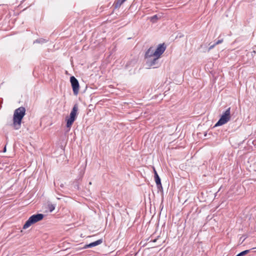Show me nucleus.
<instances>
[{"label":"nucleus","mask_w":256,"mask_h":256,"mask_svg":"<svg viewBox=\"0 0 256 256\" xmlns=\"http://www.w3.org/2000/svg\"><path fill=\"white\" fill-rule=\"evenodd\" d=\"M26 108L21 106L16 108L14 114L13 124L16 130L20 128L22 118L25 115Z\"/></svg>","instance_id":"f257e3e1"},{"label":"nucleus","mask_w":256,"mask_h":256,"mask_svg":"<svg viewBox=\"0 0 256 256\" xmlns=\"http://www.w3.org/2000/svg\"><path fill=\"white\" fill-rule=\"evenodd\" d=\"M166 49V46L164 44H158L156 50L152 47H150L145 53L144 58L146 60L156 56H160L164 52Z\"/></svg>","instance_id":"f03ea898"},{"label":"nucleus","mask_w":256,"mask_h":256,"mask_svg":"<svg viewBox=\"0 0 256 256\" xmlns=\"http://www.w3.org/2000/svg\"><path fill=\"white\" fill-rule=\"evenodd\" d=\"M78 111V106L77 104H75L72 110L70 113L69 117H66V127L70 130L72 124H73L74 120H76Z\"/></svg>","instance_id":"7ed1b4c3"},{"label":"nucleus","mask_w":256,"mask_h":256,"mask_svg":"<svg viewBox=\"0 0 256 256\" xmlns=\"http://www.w3.org/2000/svg\"><path fill=\"white\" fill-rule=\"evenodd\" d=\"M44 215L42 214H34L30 216L29 218L26 220V223L23 226V229H26L29 228L31 225L34 224L43 219Z\"/></svg>","instance_id":"20e7f679"},{"label":"nucleus","mask_w":256,"mask_h":256,"mask_svg":"<svg viewBox=\"0 0 256 256\" xmlns=\"http://www.w3.org/2000/svg\"><path fill=\"white\" fill-rule=\"evenodd\" d=\"M231 118L230 108H228L222 114L218 121L215 124V126H220L228 122Z\"/></svg>","instance_id":"39448f33"},{"label":"nucleus","mask_w":256,"mask_h":256,"mask_svg":"<svg viewBox=\"0 0 256 256\" xmlns=\"http://www.w3.org/2000/svg\"><path fill=\"white\" fill-rule=\"evenodd\" d=\"M160 56H155L154 58H150L146 62V64L148 68H156L158 66V60Z\"/></svg>","instance_id":"423d86ee"},{"label":"nucleus","mask_w":256,"mask_h":256,"mask_svg":"<svg viewBox=\"0 0 256 256\" xmlns=\"http://www.w3.org/2000/svg\"><path fill=\"white\" fill-rule=\"evenodd\" d=\"M70 81L72 88L74 94L77 95L80 90L79 83L77 79L74 76L70 78Z\"/></svg>","instance_id":"0eeeda50"},{"label":"nucleus","mask_w":256,"mask_h":256,"mask_svg":"<svg viewBox=\"0 0 256 256\" xmlns=\"http://www.w3.org/2000/svg\"><path fill=\"white\" fill-rule=\"evenodd\" d=\"M102 239H100V240H98L94 242H91L90 243V244H87L86 245L84 248H92V247H94V246H96L98 244H101L102 243Z\"/></svg>","instance_id":"6e6552de"},{"label":"nucleus","mask_w":256,"mask_h":256,"mask_svg":"<svg viewBox=\"0 0 256 256\" xmlns=\"http://www.w3.org/2000/svg\"><path fill=\"white\" fill-rule=\"evenodd\" d=\"M154 180L158 188H162V185L161 184L160 178L159 177L157 172H156V174L154 176Z\"/></svg>","instance_id":"1a4fd4ad"},{"label":"nucleus","mask_w":256,"mask_h":256,"mask_svg":"<svg viewBox=\"0 0 256 256\" xmlns=\"http://www.w3.org/2000/svg\"><path fill=\"white\" fill-rule=\"evenodd\" d=\"M126 0H116L114 2L115 8H119L122 4Z\"/></svg>","instance_id":"9d476101"},{"label":"nucleus","mask_w":256,"mask_h":256,"mask_svg":"<svg viewBox=\"0 0 256 256\" xmlns=\"http://www.w3.org/2000/svg\"><path fill=\"white\" fill-rule=\"evenodd\" d=\"M254 248H252L250 249V250H244V251L239 253L236 256H243L244 255H246V254H248L252 250H254Z\"/></svg>","instance_id":"9b49d317"},{"label":"nucleus","mask_w":256,"mask_h":256,"mask_svg":"<svg viewBox=\"0 0 256 256\" xmlns=\"http://www.w3.org/2000/svg\"><path fill=\"white\" fill-rule=\"evenodd\" d=\"M158 18L157 15H154V16H152V17H151V18H150V20H151L152 22H156V21H155V20H158Z\"/></svg>","instance_id":"f8f14e48"},{"label":"nucleus","mask_w":256,"mask_h":256,"mask_svg":"<svg viewBox=\"0 0 256 256\" xmlns=\"http://www.w3.org/2000/svg\"><path fill=\"white\" fill-rule=\"evenodd\" d=\"M216 46V44H214L212 45H211L208 49V52H209L210 50L212 49L215 46Z\"/></svg>","instance_id":"ddd939ff"},{"label":"nucleus","mask_w":256,"mask_h":256,"mask_svg":"<svg viewBox=\"0 0 256 256\" xmlns=\"http://www.w3.org/2000/svg\"><path fill=\"white\" fill-rule=\"evenodd\" d=\"M222 42H223V40L222 39L219 40L215 44H216V45H217V44H220L222 43Z\"/></svg>","instance_id":"4468645a"},{"label":"nucleus","mask_w":256,"mask_h":256,"mask_svg":"<svg viewBox=\"0 0 256 256\" xmlns=\"http://www.w3.org/2000/svg\"><path fill=\"white\" fill-rule=\"evenodd\" d=\"M153 170H154V176L156 174V172H157L154 167L153 168Z\"/></svg>","instance_id":"2eb2a0df"},{"label":"nucleus","mask_w":256,"mask_h":256,"mask_svg":"<svg viewBox=\"0 0 256 256\" xmlns=\"http://www.w3.org/2000/svg\"><path fill=\"white\" fill-rule=\"evenodd\" d=\"M89 184H92V182H90Z\"/></svg>","instance_id":"dca6fc26"}]
</instances>
